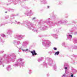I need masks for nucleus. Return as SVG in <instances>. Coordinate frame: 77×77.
Returning <instances> with one entry per match:
<instances>
[{
    "label": "nucleus",
    "mask_w": 77,
    "mask_h": 77,
    "mask_svg": "<svg viewBox=\"0 0 77 77\" xmlns=\"http://www.w3.org/2000/svg\"><path fill=\"white\" fill-rule=\"evenodd\" d=\"M27 26L29 29L32 30V29H31V27H33V24H32L29 23L27 24Z\"/></svg>",
    "instance_id": "nucleus-1"
},
{
    "label": "nucleus",
    "mask_w": 77,
    "mask_h": 77,
    "mask_svg": "<svg viewBox=\"0 0 77 77\" xmlns=\"http://www.w3.org/2000/svg\"><path fill=\"white\" fill-rule=\"evenodd\" d=\"M43 44L44 46H45L46 47L49 46V44H47V42H43Z\"/></svg>",
    "instance_id": "nucleus-2"
},
{
    "label": "nucleus",
    "mask_w": 77,
    "mask_h": 77,
    "mask_svg": "<svg viewBox=\"0 0 77 77\" xmlns=\"http://www.w3.org/2000/svg\"><path fill=\"white\" fill-rule=\"evenodd\" d=\"M31 53L33 56H34V55H36V54H37L35 52V50H33V51H31Z\"/></svg>",
    "instance_id": "nucleus-3"
},
{
    "label": "nucleus",
    "mask_w": 77,
    "mask_h": 77,
    "mask_svg": "<svg viewBox=\"0 0 77 77\" xmlns=\"http://www.w3.org/2000/svg\"><path fill=\"white\" fill-rule=\"evenodd\" d=\"M31 14V11H27L26 13V15H27L28 16L29 15V14Z\"/></svg>",
    "instance_id": "nucleus-4"
},
{
    "label": "nucleus",
    "mask_w": 77,
    "mask_h": 77,
    "mask_svg": "<svg viewBox=\"0 0 77 77\" xmlns=\"http://www.w3.org/2000/svg\"><path fill=\"white\" fill-rule=\"evenodd\" d=\"M59 54V52L57 51L56 52L55 54V55L56 56V55H58Z\"/></svg>",
    "instance_id": "nucleus-5"
},
{
    "label": "nucleus",
    "mask_w": 77,
    "mask_h": 77,
    "mask_svg": "<svg viewBox=\"0 0 77 77\" xmlns=\"http://www.w3.org/2000/svg\"><path fill=\"white\" fill-rule=\"evenodd\" d=\"M21 65H22V67H24V64H23V63H21L20 64V66H21Z\"/></svg>",
    "instance_id": "nucleus-6"
},
{
    "label": "nucleus",
    "mask_w": 77,
    "mask_h": 77,
    "mask_svg": "<svg viewBox=\"0 0 77 77\" xmlns=\"http://www.w3.org/2000/svg\"><path fill=\"white\" fill-rule=\"evenodd\" d=\"M42 58H40L39 60H38V62H40V61H42Z\"/></svg>",
    "instance_id": "nucleus-7"
},
{
    "label": "nucleus",
    "mask_w": 77,
    "mask_h": 77,
    "mask_svg": "<svg viewBox=\"0 0 77 77\" xmlns=\"http://www.w3.org/2000/svg\"><path fill=\"white\" fill-rule=\"evenodd\" d=\"M1 36H2V37H5V35L3 34H1Z\"/></svg>",
    "instance_id": "nucleus-8"
},
{
    "label": "nucleus",
    "mask_w": 77,
    "mask_h": 77,
    "mask_svg": "<svg viewBox=\"0 0 77 77\" xmlns=\"http://www.w3.org/2000/svg\"><path fill=\"white\" fill-rule=\"evenodd\" d=\"M22 61V59H20L18 60V62H21Z\"/></svg>",
    "instance_id": "nucleus-9"
},
{
    "label": "nucleus",
    "mask_w": 77,
    "mask_h": 77,
    "mask_svg": "<svg viewBox=\"0 0 77 77\" xmlns=\"http://www.w3.org/2000/svg\"><path fill=\"white\" fill-rule=\"evenodd\" d=\"M7 69H8V70H10V69H11V68H10V67L7 68Z\"/></svg>",
    "instance_id": "nucleus-10"
},
{
    "label": "nucleus",
    "mask_w": 77,
    "mask_h": 77,
    "mask_svg": "<svg viewBox=\"0 0 77 77\" xmlns=\"http://www.w3.org/2000/svg\"><path fill=\"white\" fill-rule=\"evenodd\" d=\"M54 50H57V48H53Z\"/></svg>",
    "instance_id": "nucleus-11"
},
{
    "label": "nucleus",
    "mask_w": 77,
    "mask_h": 77,
    "mask_svg": "<svg viewBox=\"0 0 77 77\" xmlns=\"http://www.w3.org/2000/svg\"><path fill=\"white\" fill-rule=\"evenodd\" d=\"M23 50V51H27V50H28V49H27L26 50Z\"/></svg>",
    "instance_id": "nucleus-12"
},
{
    "label": "nucleus",
    "mask_w": 77,
    "mask_h": 77,
    "mask_svg": "<svg viewBox=\"0 0 77 77\" xmlns=\"http://www.w3.org/2000/svg\"><path fill=\"white\" fill-rule=\"evenodd\" d=\"M69 36H70V37H71V38H72V35H69Z\"/></svg>",
    "instance_id": "nucleus-13"
},
{
    "label": "nucleus",
    "mask_w": 77,
    "mask_h": 77,
    "mask_svg": "<svg viewBox=\"0 0 77 77\" xmlns=\"http://www.w3.org/2000/svg\"><path fill=\"white\" fill-rule=\"evenodd\" d=\"M64 69H68V68H67L66 67H65Z\"/></svg>",
    "instance_id": "nucleus-14"
},
{
    "label": "nucleus",
    "mask_w": 77,
    "mask_h": 77,
    "mask_svg": "<svg viewBox=\"0 0 77 77\" xmlns=\"http://www.w3.org/2000/svg\"><path fill=\"white\" fill-rule=\"evenodd\" d=\"M63 77H65V74H64L63 75Z\"/></svg>",
    "instance_id": "nucleus-15"
},
{
    "label": "nucleus",
    "mask_w": 77,
    "mask_h": 77,
    "mask_svg": "<svg viewBox=\"0 0 77 77\" xmlns=\"http://www.w3.org/2000/svg\"><path fill=\"white\" fill-rule=\"evenodd\" d=\"M71 77H73V75H71Z\"/></svg>",
    "instance_id": "nucleus-16"
},
{
    "label": "nucleus",
    "mask_w": 77,
    "mask_h": 77,
    "mask_svg": "<svg viewBox=\"0 0 77 77\" xmlns=\"http://www.w3.org/2000/svg\"><path fill=\"white\" fill-rule=\"evenodd\" d=\"M20 22H18L17 23V24H20Z\"/></svg>",
    "instance_id": "nucleus-17"
},
{
    "label": "nucleus",
    "mask_w": 77,
    "mask_h": 77,
    "mask_svg": "<svg viewBox=\"0 0 77 77\" xmlns=\"http://www.w3.org/2000/svg\"><path fill=\"white\" fill-rule=\"evenodd\" d=\"M35 17H34L33 19L32 20H35Z\"/></svg>",
    "instance_id": "nucleus-18"
},
{
    "label": "nucleus",
    "mask_w": 77,
    "mask_h": 77,
    "mask_svg": "<svg viewBox=\"0 0 77 77\" xmlns=\"http://www.w3.org/2000/svg\"><path fill=\"white\" fill-rule=\"evenodd\" d=\"M49 7H49V6H48V8H49Z\"/></svg>",
    "instance_id": "nucleus-19"
},
{
    "label": "nucleus",
    "mask_w": 77,
    "mask_h": 77,
    "mask_svg": "<svg viewBox=\"0 0 77 77\" xmlns=\"http://www.w3.org/2000/svg\"><path fill=\"white\" fill-rule=\"evenodd\" d=\"M74 49H77V47H76V48H75Z\"/></svg>",
    "instance_id": "nucleus-20"
},
{
    "label": "nucleus",
    "mask_w": 77,
    "mask_h": 77,
    "mask_svg": "<svg viewBox=\"0 0 77 77\" xmlns=\"http://www.w3.org/2000/svg\"><path fill=\"white\" fill-rule=\"evenodd\" d=\"M5 13H7V11H6Z\"/></svg>",
    "instance_id": "nucleus-21"
},
{
    "label": "nucleus",
    "mask_w": 77,
    "mask_h": 77,
    "mask_svg": "<svg viewBox=\"0 0 77 77\" xmlns=\"http://www.w3.org/2000/svg\"><path fill=\"white\" fill-rule=\"evenodd\" d=\"M0 53H2V52H0Z\"/></svg>",
    "instance_id": "nucleus-22"
},
{
    "label": "nucleus",
    "mask_w": 77,
    "mask_h": 77,
    "mask_svg": "<svg viewBox=\"0 0 77 77\" xmlns=\"http://www.w3.org/2000/svg\"><path fill=\"white\" fill-rule=\"evenodd\" d=\"M55 69H56V67H55Z\"/></svg>",
    "instance_id": "nucleus-23"
},
{
    "label": "nucleus",
    "mask_w": 77,
    "mask_h": 77,
    "mask_svg": "<svg viewBox=\"0 0 77 77\" xmlns=\"http://www.w3.org/2000/svg\"><path fill=\"white\" fill-rule=\"evenodd\" d=\"M4 66V65H3V67Z\"/></svg>",
    "instance_id": "nucleus-24"
},
{
    "label": "nucleus",
    "mask_w": 77,
    "mask_h": 77,
    "mask_svg": "<svg viewBox=\"0 0 77 77\" xmlns=\"http://www.w3.org/2000/svg\"><path fill=\"white\" fill-rule=\"evenodd\" d=\"M16 65H18L16 64Z\"/></svg>",
    "instance_id": "nucleus-25"
},
{
    "label": "nucleus",
    "mask_w": 77,
    "mask_h": 77,
    "mask_svg": "<svg viewBox=\"0 0 77 77\" xmlns=\"http://www.w3.org/2000/svg\"><path fill=\"white\" fill-rule=\"evenodd\" d=\"M55 38H56L55 37Z\"/></svg>",
    "instance_id": "nucleus-26"
}]
</instances>
